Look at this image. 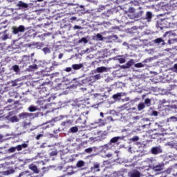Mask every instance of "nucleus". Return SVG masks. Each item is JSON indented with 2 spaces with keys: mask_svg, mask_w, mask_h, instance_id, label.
Returning <instances> with one entry per match:
<instances>
[{
  "mask_svg": "<svg viewBox=\"0 0 177 177\" xmlns=\"http://www.w3.org/2000/svg\"><path fill=\"white\" fill-rule=\"evenodd\" d=\"M126 13H132L133 17L134 19H139V17H142L143 15V8H142L140 6H139L138 8L130 7Z\"/></svg>",
  "mask_w": 177,
  "mask_h": 177,
  "instance_id": "f257e3e1",
  "label": "nucleus"
},
{
  "mask_svg": "<svg viewBox=\"0 0 177 177\" xmlns=\"http://www.w3.org/2000/svg\"><path fill=\"white\" fill-rule=\"evenodd\" d=\"M51 97H49L48 99H45L44 97H40L38 99L37 103L40 106V109H43V110H46L50 108V106H52V104H48L49 102H50Z\"/></svg>",
  "mask_w": 177,
  "mask_h": 177,
  "instance_id": "f03ea898",
  "label": "nucleus"
},
{
  "mask_svg": "<svg viewBox=\"0 0 177 177\" xmlns=\"http://www.w3.org/2000/svg\"><path fill=\"white\" fill-rule=\"evenodd\" d=\"M12 34L15 35H17V34H20V32H24L26 31V27L23 25H20L19 26H13L12 28Z\"/></svg>",
  "mask_w": 177,
  "mask_h": 177,
  "instance_id": "7ed1b4c3",
  "label": "nucleus"
},
{
  "mask_svg": "<svg viewBox=\"0 0 177 177\" xmlns=\"http://www.w3.org/2000/svg\"><path fill=\"white\" fill-rule=\"evenodd\" d=\"M97 135H98V140L100 142H102V140L107 138V135H109V133L107 131H99L97 132Z\"/></svg>",
  "mask_w": 177,
  "mask_h": 177,
  "instance_id": "20e7f679",
  "label": "nucleus"
},
{
  "mask_svg": "<svg viewBox=\"0 0 177 177\" xmlns=\"http://www.w3.org/2000/svg\"><path fill=\"white\" fill-rule=\"evenodd\" d=\"M120 139H121V137L120 136L113 137L109 140V143L111 144L112 147H114L115 145H120V143H118Z\"/></svg>",
  "mask_w": 177,
  "mask_h": 177,
  "instance_id": "39448f33",
  "label": "nucleus"
},
{
  "mask_svg": "<svg viewBox=\"0 0 177 177\" xmlns=\"http://www.w3.org/2000/svg\"><path fill=\"white\" fill-rule=\"evenodd\" d=\"M29 169L32 171L34 174H38L40 172L39 169H38V167L34 164H31L29 165Z\"/></svg>",
  "mask_w": 177,
  "mask_h": 177,
  "instance_id": "423d86ee",
  "label": "nucleus"
},
{
  "mask_svg": "<svg viewBox=\"0 0 177 177\" xmlns=\"http://www.w3.org/2000/svg\"><path fill=\"white\" fill-rule=\"evenodd\" d=\"M101 149H102V151H107L109 150H111L113 149V147L111 145V144L108 142L107 144H105L103 146H102Z\"/></svg>",
  "mask_w": 177,
  "mask_h": 177,
  "instance_id": "0eeeda50",
  "label": "nucleus"
},
{
  "mask_svg": "<svg viewBox=\"0 0 177 177\" xmlns=\"http://www.w3.org/2000/svg\"><path fill=\"white\" fill-rule=\"evenodd\" d=\"M129 177H140V173L138 170H133L131 172L129 173Z\"/></svg>",
  "mask_w": 177,
  "mask_h": 177,
  "instance_id": "6e6552de",
  "label": "nucleus"
},
{
  "mask_svg": "<svg viewBox=\"0 0 177 177\" xmlns=\"http://www.w3.org/2000/svg\"><path fill=\"white\" fill-rule=\"evenodd\" d=\"M135 64V60L131 59L128 62L126 63L125 66H123V68H130Z\"/></svg>",
  "mask_w": 177,
  "mask_h": 177,
  "instance_id": "1a4fd4ad",
  "label": "nucleus"
},
{
  "mask_svg": "<svg viewBox=\"0 0 177 177\" xmlns=\"http://www.w3.org/2000/svg\"><path fill=\"white\" fill-rule=\"evenodd\" d=\"M26 46L28 48H31V49H38V48H39V43L33 42L32 44H26Z\"/></svg>",
  "mask_w": 177,
  "mask_h": 177,
  "instance_id": "9d476101",
  "label": "nucleus"
},
{
  "mask_svg": "<svg viewBox=\"0 0 177 177\" xmlns=\"http://www.w3.org/2000/svg\"><path fill=\"white\" fill-rule=\"evenodd\" d=\"M28 147V145L24 143L22 145H17L15 149L17 150V151H21L23 149H27Z\"/></svg>",
  "mask_w": 177,
  "mask_h": 177,
  "instance_id": "9b49d317",
  "label": "nucleus"
},
{
  "mask_svg": "<svg viewBox=\"0 0 177 177\" xmlns=\"http://www.w3.org/2000/svg\"><path fill=\"white\" fill-rule=\"evenodd\" d=\"M28 176H31V173H30L29 171H24L20 173L19 176L17 177H28Z\"/></svg>",
  "mask_w": 177,
  "mask_h": 177,
  "instance_id": "f8f14e48",
  "label": "nucleus"
},
{
  "mask_svg": "<svg viewBox=\"0 0 177 177\" xmlns=\"http://www.w3.org/2000/svg\"><path fill=\"white\" fill-rule=\"evenodd\" d=\"M100 78H102V76L100 75V74H97V75L91 76L89 81H93V82H95V81H97V80H100Z\"/></svg>",
  "mask_w": 177,
  "mask_h": 177,
  "instance_id": "ddd939ff",
  "label": "nucleus"
},
{
  "mask_svg": "<svg viewBox=\"0 0 177 177\" xmlns=\"http://www.w3.org/2000/svg\"><path fill=\"white\" fill-rule=\"evenodd\" d=\"M17 6L19 8H23L24 9H26L27 8H28V4L20 1H19V3H17Z\"/></svg>",
  "mask_w": 177,
  "mask_h": 177,
  "instance_id": "4468645a",
  "label": "nucleus"
},
{
  "mask_svg": "<svg viewBox=\"0 0 177 177\" xmlns=\"http://www.w3.org/2000/svg\"><path fill=\"white\" fill-rule=\"evenodd\" d=\"M82 67H84V65H82V64H75L72 65V68H73V70H80L82 68Z\"/></svg>",
  "mask_w": 177,
  "mask_h": 177,
  "instance_id": "2eb2a0df",
  "label": "nucleus"
},
{
  "mask_svg": "<svg viewBox=\"0 0 177 177\" xmlns=\"http://www.w3.org/2000/svg\"><path fill=\"white\" fill-rule=\"evenodd\" d=\"M107 68L104 66L98 67L96 68V73H106Z\"/></svg>",
  "mask_w": 177,
  "mask_h": 177,
  "instance_id": "dca6fc26",
  "label": "nucleus"
},
{
  "mask_svg": "<svg viewBox=\"0 0 177 177\" xmlns=\"http://www.w3.org/2000/svg\"><path fill=\"white\" fill-rule=\"evenodd\" d=\"M34 70H38V66L37 64L30 65L27 68V71H34Z\"/></svg>",
  "mask_w": 177,
  "mask_h": 177,
  "instance_id": "f3484780",
  "label": "nucleus"
},
{
  "mask_svg": "<svg viewBox=\"0 0 177 177\" xmlns=\"http://www.w3.org/2000/svg\"><path fill=\"white\" fill-rule=\"evenodd\" d=\"M162 134L160 133H153L150 134V136L151 139H157L158 138H160V136H162Z\"/></svg>",
  "mask_w": 177,
  "mask_h": 177,
  "instance_id": "a211bd4d",
  "label": "nucleus"
},
{
  "mask_svg": "<svg viewBox=\"0 0 177 177\" xmlns=\"http://www.w3.org/2000/svg\"><path fill=\"white\" fill-rule=\"evenodd\" d=\"M19 118L24 120V118H28L30 117V113H22L19 115Z\"/></svg>",
  "mask_w": 177,
  "mask_h": 177,
  "instance_id": "6ab92c4d",
  "label": "nucleus"
},
{
  "mask_svg": "<svg viewBox=\"0 0 177 177\" xmlns=\"http://www.w3.org/2000/svg\"><path fill=\"white\" fill-rule=\"evenodd\" d=\"M77 168H82V167H85V162L84 160H79L76 164Z\"/></svg>",
  "mask_w": 177,
  "mask_h": 177,
  "instance_id": "aec40b11",
  "label": "nucleus"
},
{
  "mask_svg": "<svg viewBox=\"0 0 177 177\" xmlns=\"http://www.w3.org/2000/svg\"><path fill=\"white\" fill-rule=\"evenodd\" d=\"M39 89V93L40 95H42L44 92H46V87L44 86V84H41L40 87L38 88Z\"/></svg>",
  "mask_w": 177,
  "mask_h": 177,
  "instance_id": "412c9836",
  "label": "nucleus"
},
{
  "mask_svg": "<svg viewBox=\"0 0 177 177\" xmlns=\"http://www.w3.org/2000/svg\"><path fill=\"white\" fill-rule=\"evenodd\" d=\"M153 171H161V169H162V165H158L153 166Z\"/></svg>",
  "mask_w": 177,
  "mask_h": 177,
  "instance_id": "4be33fe9",
  "label": "nucleus"
},
{
  "mask_svg": "<svg viewBox=\"0 0 177 177\" xmlns=\"http://www.w3.org/2000/svg\"><path fill=\"white\" fill-rule=\"evenodd\" d=\"M145 107H146V105H145V103H140L138 105V111H142V110H143L145 109Z\"/></svg>",
  "mask_w": 177,
  "mask_h": 177,
  "instance_id": "5701e85b",
  "label": "nucleus"
},
{
  "mask_svg": "<svg viewBox=\"0 0 177 177\" xmlns=\"http://www.w3.org/2000/svg\"><path fill=\"white\" fill-rule=\"evenodd\" d=\"M158 153H160L158 147H153L151 149V153L152 154H158Z\"/></svg>",
  "mask_w": 177,
  "mask_h": 177,
  "instance_id": "b1692460",
  "label": "nucleus"
},
{
  "mask_svg": "<svg viewBox=\"0 0 177 177\" xmlns=\"http://www.w3.org/2000/svg\"><path fill=\"white\" fill-rule=\"evenodd\" d=\"M28 110L29 111H30V113H34V111H37L38 109L37 108V106L31 105L30 106H29Z\"/></svg>",
  "mask_w": 177,
  "mask_h": 177,
  "instance_id": "393cba45",
  "label": "nucleus"
},
{
  "mask_svg": "<svg viewBox=\"0 0 177 177\" xmlns=\"http://www.w3.org/2000/svg\"><path fill=\"white\" fill-rule=\"evenodd\" d=\"M131 6L133 7H136L138 6L139 8V6H140V3H139V1H131Z\"/></svg>",
  "mask_w": 177,
  "mask_h": 177,
  "instance_id": "a878e982",
  "label": "nucleus"
},
{
  "mask_svg": "<svg viewBox=\"0 0 177 177\" xmlns=\"http://www.w3.org/2000/svg\"><path fill=\"white\" fill-rule=\"evenodd\" d=\"M13 71H15V73H19L20 71V68L19 67V65H14L12 67Z\"/></svg>",
  "mask_w": 177,
  "mask_h": 177,
  "instance_id": "bb28decb",
  "label": "nucleus"
},
{
  "mask_svg": "<svg viewBox=\"0 0 177 177\" xmlns=\"http://www.w3.org/2000/svg\"><path fill=\"white\" fill-rule=\"evenodd\" d=\"M70 131L71 133H76V132H78V127L77 126L73 127L70 129Z\"/></svg>",
  "mask_w": 177,
  "mask_h": 177,
  "instance_id": "cd10ccee",
  "label": "nucleus"
},
{
  "mask_svg": "<svg viewBox=\"0 0 177 177\" xmlns=\"http://www.w3.org/2000/svg\"><path fill=\"white\" fill-rule=\"evenodd\" d=\"M122 96V93H118L113 95V99H114L115 100H117V99H120V97H121Z\"/></svg>",
  "mask_w": 177,
  "mask_h": 177,
  "instance_id": "c85d7f7f",
  "label": "nucleus"
},
{
  "mask_svg": "<svg viewBox=\"0 0 177 177\" xmlns=\"http://www.w3.org/2000/svg\"><path fill=\"white\" fill-rule=\"evenodd\" d=\"M92 168L95 169L97 172H99V171H100V165L95 164Z\"/></svg>",
  "mask_w": 177,
  "mask_h": 177,
  "instance_id": "c756f323",
  "label": "nucleus"
},
{
  "mask_svg": "<svg viewBox=\"0 0 177 177\" xmlns=\"http://www.w3.org/2000/svg\"><path fill=\"white\" fill-rule=\"evenodd\" d=\"M1 39H2V41H6V39H9V35L6 33L3 34L1 36Z\"/></svg>",
  "mask_w": 177,
  "mask_h": 177,
  "instance_id": "7c9ffc66",
  "label": "nucleus"
},
{
  "mask_svg": "<svg viewBox=\"0 0 177 177\" xmlns=\"http://www.w3.org/2000/svg\"><path fill=\"white\" fill-rule=\"evenodd\" d=\"M145 104L147 106H150V104H151V100H150V98H146L145 100Z\"/></svg>",
  "mask_w": 177,
  "mask_h": 177,
  "instance_id": "2f4dec72",
  "label": "nucleus"
},
{
  "mask_svg": "<svg viewBox=\"0 0 177 177\" xmlns=\"http://www.w3.org/2000/svg\"><path fill=\"white\" fill-rule=\"evenodd\" d=\"M84 42V44H88V39L86 37H82L81 39L79 40V44Z\"/></svg>",
  "mask_w": 177,
  "mask_h": 177,
  "instance_id": "473e14b6",
  "label": "nucleus"
},
{
  "mask_svg": "<svg viewBox=\"0 0 177 177\" xmlns=\"http://www.w3.org/2000/svg\"><path fill=\"white\" fill-rule=\"evenodd\" d=\"M171 121H177V118L175 116H171L167 119V122H171Z\"/></svg>",
  "mask_w": 177,
  "mask_h": 177,
  "instance_id": "72a5a7b5",
  "label": "nucleus"
},
{
  "mask_svg": "<svg viewBox=\"0 0 177 177\" xmlns=\"http://www.w3.org/2000/svg\"><path fill=\"white\" fill-rule=\"evenodd\" d=\"M134 67H136V68H142V67H144L143 64L142 63H137L134 65Z\"/></svg>",
  "mask_w": 177,
  "mask_h": 177,
  "instance_id": "f704fd0d",
  "label": "nucleus"
},
{
  "mask_svg": "<svg viewBox=\"0 0 177 177\" xmlns=\"http://www.w3.org/2000/svg\"><path fill=\"white\" fill-rule=\"evenodd\" d=\"M161 42H164V40L161 38H157L154 40L155 44H161Z\"/></svg>",
  "mask_w": 177,
  "mask_h": 177,
  "instance_id": "c9c22d12",
  "label": "nucleus"
},
{
  "mask_svg": "<svg viewBox=\"0 0 177 177\" xmlns=\"http://www.w3.org/2000/svg\"><path fill=\"white\" fill-rule=\"evenodd\" d=\"M57 154H58V151H57V150H54V151H52L50 153V156H51V157H53V156H57Z\"/></svg>",
  "mask_w": 177,
  "mask_h": 177,
  "instance_id": "e433bc0d",
  "label": "nucleus"
},
{
  "mask_svg": "<svg viewBox=\"0 0 177 177\" xmlns=\"http://www.w3.org/2000/svg\"><path fill=\"white\" fill-rule=\"evenodd\" d=\"M22 60L23 62H30V56L24 55Z\"/></svg>",
  "mask_w": 177,
  "mask_h": 177,
  "instance_id": "4c0bfd02",
  "label": "nucleus"
},
{
  "mask_svg": "<svg viewBox=\"0 0 177 177\" xmlns=\"http://www.w3.org/2000/svg\"><path fill=\"white\" fill-rule=\"evenodd\" d=\"M153 17V15L151 14V12H147L146 15V19H150Z\"/></svg>",
  "mask_w": 177,
  "mask_h": 177,
  "instance_id": "58836bf2",
  "label": "nucleus"
},
{
  "mask_svg": "<svg viewBox=\"0 0 177 177\" xmlns=\"http://www.w3.org/2000/svg\"><path fill=\"white\" fill-rule=\"evenodd\" d=\"M96 37H97V39H98V41H103V36L102 35H100V33H97Z\"/></svg>",
  "mask_w": 177,
  "mask_h": 177,
  "instance_id": "ea45409f",
  "label": "nucleus"
},
{
  "mask_svg": "<svg viewBox=\"0 0 177 177\" xmlns=\"http://www.w3.org/2000/svg\"><path fill=\"white\" fill-rule=\"evenodd\" d=\"M64 125H72L73 121L72 120H66L64 122Z\"/></svg>",
  "mask_w": 177,
  "mask_h": 177,
  "instance_id": "a19ab883",
  "label": "nucleus"
},
{
  "mask_svg": "<svg viewBox=\"0 0 177 177\" xmlns=\"http://www.w3.org/2000/svg\"><path fill=\"white\" fill-rule=\"evenodd\" d=\"M9 153H15L16 151V147H12L10 149H8Z\"/></svg>",
  "mask_w": 177,
  "mask_h": 177,
  "instance_id": "79ce46f5",
  "label": "nucleus"
},
{
  "mask_svg": "<svg viewBox=\"0 0 177 177\" xmlns=\"http://www.w3.org/2000/svg\"><path fill=\"white\" fill-rule=\"evenodd\" d=\"M118 60L119 63H120V64H122L125 63V62H126L125 58H118Z\"/></svg>",
  "mask_w": 177,
  "mask_h": 177,
  "instance_id": "37998d69",
  "label": "nucleus"
},
{
  "mask_svg": "<svg viewBox=\"0 0 177 177\" xmlns=\"http://www.w3.org/2000/svg\"><path fill=\"white\" fill-rule=\"evenodd\" d=\"M171 70H172V71H174V73H177V64H175L174 65Z\"/></svg>",
  "mask_w": 177,
  "mask_h": 177,
  "instance_id": "c03bdc74",
  "label": "nucleus"
},
{
  "mask_svg": "<svg viewBox=\"0 0 177 177\" xmlns=\"http://www.w3.org/2000/svg\"><path fill=\"white\" fill-rule=\"evenodd\" d=\"M17 81H19V80H16L12 82V86H17V85H19L17 84Z\"/></svg>",
  "mask_w": 177,
  "mask_h": 177,
  "instance_id": "a18cd8bd",
  "label": "nucleus"
},
{
  "mask_svg": "<svg viewBox=\"0 0 177 177\" xmlns=\"http://www.w3.org/2000/svg\"><path fill=\"white\" fill-rule=\"evenodd\" d=\"M43 52H44L45 53H49V52H50V50L49 49V48L45 47L43 48Z\"/></svg>",
  "mask_w": 177,
  "mask_h": 177,
  "instance_id": "49530a36",
  "label": "nucleus"
},
{
  "mask_svg": "<svg viewBox=\"0 0 177 177\" xmlns=\"http://www.w3.org/2000/svg\"><path fill=\"white\" fill-rule=\"evenodd\" d=\"M92 151H93V149L91 147L85 149V153H92Z\"/></svg>",
  "mask_w": 177,
  "mask_h": 177,
  "instance_id": "de8ad7c7",
  "label": "nucleus"
},
{
  "mask_svg": "<svg viewBox=\"0 0 177 177\" xmlns=\"http://www.w3.org/2000/svg\"><path fill=\"white\" fill-rule=\"evenodd\" d=\"M69 21H71V23H73V21H77V17H71L69 19Z\"/></svg>",
  "mask_w": 177,
  "mask_h": 177,
  "instance_id": "09e8293b",
  "label": "nucleus"
},
{
  "mask_svg": "<svg viewBox=\"0 0 177 177\" xmlns=\"http://www.w3.org/2000/svg\"><path fill=\"white\" fill-rule=\"evenodd\" d=\"M41 138H44V134H38L36 136L35 139H36V140H39V139H41Z\"/></svg>",
  "mask_w": 177,
  "mask_h": 177,
  "instance_id": "8fccbe9b",
  "label": "nucleus"
},
{
  "mask_svg": "<svg viewBox=\"0 0 177 177\" xmlns=\"http://www.w3.org/2000/svg\"><path fill=\"white\" fill-rule=\"evenodd\" d=\"M2 174L6 175V176L10 175V171L9 170H7L6 171H3Z\"/></svg>",
  "mask_w": 177,
  "mask_h": 177,
  "instance_id": "3c124183",
  "label": "nucleus"
},
{
  "mask_svg": "<svg viewBox=\"0 0 177 177\" xmlns=\"http://www.w3.org/2000/svg\"><path fill=\"white\" fill-rule=\"evenodd\" d=\"M152 115L154 116V117H157V115H158V112L157 111H153L152 112Z\"/></svg>",
  "mask_w": 177,
  "mask_h": 177,
  "instance_id": "603ef678",
  "label": "nucleus"
},
{
  "mask_svg": "<svg viewBox=\"0 0 177 177\" xmlns=\"http://www.w3.org/2000/svg\"><path fill=\"white\" fill-rule=\"evenodd\" d=\"M133 142H138L139 140V137L135 136L132 138Z\"/></svg>",
  "mask_w": 177,
  "mask_h": 177,
  "instance_id": "864d4df0",
  "label": "nucleus"
},
{
  "mask_svg": "<svg viewBox=\"0 0 177 177\" xmlns=\"http://www.w3.org/2000/svg\"><path fill=\"white\" fill-rule=\"evenodd\" d=\"M73 30H81V26H78V25H75L73 27Z\"/></svg>",
  "mask_w": 177,
  "mask_h": 177,
  "instance_id": "5fc2aeb1",
  "label": "nucleus"
},
{
  "mask_svg": "<svg viewBox=\"0 0 177 177\" xmlns=\"http://www.w3.org/2000/svg\"><path fill=\"white\" fill-rule=\"evenodd\" d=\"M71 70H72L71 67H67L66 68L65 71H66V73H70Z\"/></svg>",
  "mask_w": 177,
  "mask_h": 177,
  "instance_id": "6e6d98bb",
  "label": "nucleus"
},
{
  "mask_svg": "<svg viewBox=\"0 0 177 177\" xmlns=\"http://www.w3.org/2000/svg\"><path fill=\"white\" fill-rule=\"evenodd\" d=\"M172 147L173 149H176V150H177V144L176 143L172 144Z\"/></svg>",
  "mask_w": 177,
  "mask_h": 177,
  "instance_id": "4d7b16f0",
  "label": "nucleus"
},
{
  "mask_svg": "<svg viewBox=\"0 0 177 177\" xmlns=\"http://www.w3.org/2000/svg\"><path fill=\"white\" fill-rule=\"evenodd\" d=\"M107 120H109V121H113V117H111V116L107 117Z\"/></svg>",
  "mask_w": 177,
  "mask_h": 177,
  "instance_id": "13d9d810",
  "label": "nucleus"
},
{
  "mask_svg": "<svg viewBox=\"0 0 177 177\" xmlns=\"http://www.w3.org/2000/svg\"><path fill=\"white\" fill-rule=\"evenodd\" d=\"M171 171H172V169H167V174H170V173H171Z\"/></svg>",
  "mask_w": 177,
  "mask_h": 177,
  "instance_id": "bf43d9fd",
  "label": "nucleus"
},
{
  "mask_svg": "<svg viewBox=\"0 0 177 177\" xmlns=\"http://www.w3.org/2000/svg\"><path fill=\"white\" fill-rule=\"evenodd\" d=\"M113 155L111 153H108L106 154V157H108L109 158H110V157H112Z\"/></svg>",
  "mask_w": 177,
  "mask_h": 177,
  "instance_id": "052dcab7",
  "label": "nucleus"
},
{
  "mask_svg": "<svg viewBox=\"0 0 177 177\" xmlns=\"http://www.w3.org/2000/svg\"><path fill=\"white\" fill-rule=\"evenodd\" d=\"M12 102H13V100H12V99L8 100V103H12Z\"/></svg>",
  "mask_w": 177,
  "mask_h": 177,
  "instance_id": "680f3d73",
  "label": "nucleus"
},
{
  "mask_svg": "<svg viewBox=\"0 0 177 177\" xmlns=\"http://www.w3.org/2000/svg\"><path fill=\"white\" fill-rule=\"evenodd\" d=\"M140 117L139 116H136L133 117V120H139Z\"/></svg>",
  "mask_w": 177,
  "mask_h": 177,
  "instance_id": "e2e57ef3",
  "label": "nucleus"
},
{
  "mask_svg": "<svg viewBox=\"0 0 177 177\" xmlns=\"http://www.w3.org/2000/svg\"><path fill=\"white\" fill-rule=\"evenodd\" d=\"M30 31H28V32L26 33V35H27L28 37H30Z\"/></svg>",
  "mask_w": 177,
  "mask_h": 177,
  "instance_id": "0e129e2a",
  "label": "nucleus"
},
{
  "mask_svg": "<svg viewBox=\"0 0 177 177\" xmlns=\"http://www.w3.org/2000/svg\"><path fill=\"white\" fill-rule=\"evenodd\" d=\"M75 158H71L69 159V161H71V162H73V161H75Z\"/></svg>",
  "mask_w": 177,
  "mask_h": 177,
  "instance_id": "69168bd1",
  "label": "nucleus"
},
{
  "mask_svg": "<svg viewBox=\"0 0 177 177\" xmlns=\"http://www.w3.org/2000/svg\"><path fill=\"white\" fill-rule=\"evenodd\" d=\"M100 117H104V114L103 113V112H100Z\"/></svg>",
  "mask_w": 177,
  "mask_h": 177,
  "instance_id": "338daca9",
  "label": "nucleus"
},
{
  "mask_svg": "<svg viewBox=\"0 0 177 177\" xmlns=\"http://www.w3.org/2000/svg\"><path fill=\"white\" fill-rule=\"evenodd\" d=\"M62 57H63V54H59V59H62Z\"/></svg>",
  "mask_w": 177,
  "mask_h": 177,
  "instance_id": "774afa93",
  "label": "nucleus"
}]
</instances>
